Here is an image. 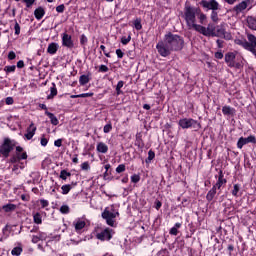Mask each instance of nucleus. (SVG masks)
Instances as JSON below:
<instances>
[{
  "label": "nucleus",
  "instance_id": "nucleus-17",
  "mask_svg": "<svg viewBox=\"0 0 256 256\" xmlns=\"http://www.w3.org/2000/svg\"><path fill=\"white\" fill-rule=\"evenodd\" d=\"M58 49H59L58 43H51L48 45L47 53H49L50 55H55Z\"/></svg>",
  "mask_w": 256,
  "mask_h": 256
},
{
  "label": "nucleus",
  "instance_id": "nucleus-34",
  "mask_svg": "<svg viewBox=\"0 0 256 256\" xmlns=\"http://www.w3.org/2000/svg\"><path fill=\"white\" fill-rule=\"evenodd\" d=\"M153 159H155V152L150 150L148 152V158L146 160V163H151V161H153Z\"/></svg>",
  "mask_w": 256,
  "mask_h": 256
},
{
  "label": "nucleus",
  "instance_id": "nucleus-6",
  "mask_svg": "<svg viewBox=\"0 0 256 256\" xmlns=\"http://www.w3.org/2000/svg\"><path fill=\"white\" fill-rule=\"evenodd\" d=\"M15 145H16L15 140H11L9 138H6L4 140L3 145L0 148V153L2 155H4V157L9 156V153H11V151L13 150V147H15Z\"/></svg>",
  "mask_w": 256,
  "mask_h": 256
},
{
  "label": "nucleus",
  "instance_id": "nucleus-37",
  "mask_svg": "<svg viewBox=\"0 0 256 256\" xmlns=\"http://www.w3.org/2000/svg\"><path fill=\"white\" fill-rule=\"evenodd\" d=\"M8 227L6 226L5 228L2 229V233L4 234L2 237H0V241H5L9 237V234H7Z\"/></svg>",
  "mask_w": 256,
  "mask_h": 256
},
{
  "label": "nucleus",
  "instance_id": "nucleus-47",
  "mask_svg": "<svg viewBox=\"0 0 256 256\" xmlns=\"http://www.w3.org/2000/svg\"><path fill=\"white\" fill-rule=\"evenodd\" d=\"M125 171V165L124 164H120L117 168H116V172L117 173H123Z\"/></svg>",
  "mask_w": 256,
  "mask_h": 256
},
{
  "label": "nucleus",
  "instance_id": "nucleus-40",
  "mask_svg": "<svg viewBox=\"0 0 256 256\" xmlns=\"http://www.w3.org/2000/svg\"><path fill=\"white\" fill-rule=\"evenodd\" d=\"M131 41V35H128L127 37L126 36H123L121 38V43L122 45H127V43H129Z\"/></svg>",
  "mask_w": 256,
  "mask_h": 256
},
{
  "label": "nucleus",
  "instance_id": "nucleus-23",
  "mask_svg": "<svg viewBox=\"0 0 256 256\" xmlns=\"http://www.w3.org/2000/svg\"><path fill=\"white\" fill-rule=\"evenodd\" d=\"M222 113L224 115H235V109L231 108L230 106H224L222 108Z\"/></svg>",
  "mask_w": 256,
  "mask_h": 256
},
{
  "label": "nucleus",
  "instance_id": "nucleus-43",
  "mask_svg": "<svg viewBox=\"0 0 256 256\" xmlns=\"http://www.w3.org/2000/svg\"><path fill=\"white\" fill-rule=\"evenodd\" d=\"M240 189V186L238 184H235L234 189L232 190V195H234V197H237V194L239 193Z\"/></svg>",
  "mask_w": 256,
  "mask_h": 256
},
{
  "label": "nucleus",
  "instance_id": "nucleus-64",
  "mask_svg": "<svg viewBox=\"0 0 256 256\" xmlns=\"http://www.w3.org/2000/svg\"><path fill=\"white\" fill-rule=\"evenodd\" d=\"M215 57L216 59H221L223 57V54L221 52H216Z\"/></svg>",
  "mask_w": 256,
  "mask_h": 256
},
{
  "label": "nucleus",
  "instance_id": "nucleus-25",
  "mask_svg": "<svg viewBox=\"0 0 256 256\" xmlns=\"http://www.w3.org/2000/svg\"><path fill=\"white\" fill-rule=\"evenodd\" d=\"M33 219H34V223H36V225H41V223H43V217L41 216L40 213L33 214Z\"/></svg>",
  "mask_w": 256,
  "mask_h": 256
},
{
  "label": "nucleus",
  "instance_id": "nucleus-27",
  "mask_svg": "<svg viewBox=\"0 0 256 256\" xmlns=\"http://www.w3.org/2000/svg\"><path fill=\"white\" fill-rule=\"evenodd\" d=\"M216 193H217V188H214L213 186V188L207 194L208 201H212Z\"/></svg>",
  "mask_w": 256,
  "mask_h": 256
},
{
  "label": "nucleus",
  "instance_id": "nucleus-10",
  "mask_svg": "<svg viewBox=\"0 0 256 256\" xmlns=\"http://www.w3.org/2000/svg\"><path fill=\"white\" fill-rule=\"evenodd\" d=\"M62 45L63 47H67L68 49H73L75 47V44L73 43V38L71 35L67 33L62 34Z\"/></svg>",
  "mask_w": 256,
  "mask_h": 256
},
{
  "label": "nucleus",
  "instance_id": "nucleus-16",
  "mask_svg": "<svg viewBox=\"0 0 256 256\" xmlns=\"http://www.w3.org/2000/svg\"><path fill=\"white\" fill-rule=\"evenodd\" d=\"M96 151H98V153H107V151H109V146H107V144L100 142L97 144L96 146Z\"/></svg>",
  "mask_w": 256,
  "mask_h": 256
},
{
  "label": "nucleus",
  "instance_id": "nucleus-29",
  "mask_svg": "<svg viewBox=\"0 0 256 256\" xmlns=\"http://www.w3.org/2000/svg\"><path fill=\"white\" fill-rule=\"evenodd\" d=\"M88 82H89V76L87 75L80 76V79H79L80 85H87Z\"/></svg>",
  "mask_w": 256,
  "mask_h": 256
},
{
  "label": "nucleus",
  "instance_id": "nucleus-33",
  "mask_svg": "<svg viewBox=\"0 0 256 256\" xmlns=\"http://www.w3.org/2000/svg\"><path fill=\"white\" fill-rule=\"evenodd\" d=\"M67 177H71V173H69L65 170H62L60 173V178L65 181V180H67Z\"/></svg>",
  "mask_w": 256,
  "mask_h": 256
},
{
  "label": "nucleus",
  "instance_id": "nucleus-4",
  "mask_svg": "<svg viewBox=\"0 0 256 256\" xmlns=\"http://www.w3.org/2000/svg\"><path fill=\"white\" fill-rule=\"evenodd\" d=\"M179 127L182 129H201V124L191 118H183L178 122Z\"/></svg>",
  "mask_w": 256,
  "mask_h": 256
},
{
  "label": "nucleus",
  "instance_id": "nucleus-45",
  "mask_svg": "<svg viewBox=\"0 0 256 256\" xmlns=\"http://www.w3.org/2000/svg\"><path fill=\"white\" fill-rule=\"evenodd\" d=\"M211 19L212 21H214V23H217V21H219V17L217 16V12H215V10L212 11Z\"/></svg>",
  "mask_w": 256,
  "mask_h": 256
},
{
  "label": "nucleus",
  "instance_id": "nucleus-18",
  "mask_svg": "<svg viewBox=\"0 0 256 256\" xmlns=\"http://www.w3.org/2000/svg\"><path fill=\"white\" fill-rule=\"evenodd\" d=\"M34 15L35 18L38 19V21H40V19H43V17L45 16V9H43V7H39L34 11Z\"/></svg>",
  "mask_w": 256,
  "mask_h": 256
},
{
  "label": "nucleus",
  "instance_id": "nucleus-3",
  "mask_svg": "<svg viewBox=\"0 0 256 256\" xmlns=\"http://www.w3.org/2000/svg\"><path fill=\"white\" fill-rule=\"evenodd\" d=\"M119 215V212L117 210L111 208H106L104 212L102 213L103 219L106 220L107 225L110 227H113L115 225V218Z\"/></svg>",
  "mask_w": 256,
  "mask_h": 256
},
{
  "label": "nucleus",
  "instance_id": "nucleus-61",
  "mask_svg": "<svg viewBox=\"0 0 256 256\" xmlns=\"http://www.w3.org/2000/svg\"><path fill=\"white\" fill-rule=\"evenodd\" d=\"M85 97H93V93L80 94V98H85Z\"/></svg>",
  "mask_w": 256,
  "mask_h": 256
},
{
  "label": "nucleus",
  "instance_id": "nucleus-30",
  "mask_svg": "<svg viewBox=\"0 0 256 256\" xmlns=\"http://www.w3.org/2000/svg\"><path fill=\"white\" fill-rule=\"evenodd\" d=\"M21 253H23V248H21V247H15V248H13V250L11 252V254L15 255V256H19V255H21Z\"/></svg>",
  "mask_w": 256,
  "mask_h": 256
},
{
  "label": "nucleus",
  "instance_id": "nucleus-7",
  "mask_svg": "<svg viewBox=\"0 0 256 256\" xmlns=\"http://www.w3.org/2000/svg\"><path fill=\"white\" fill-rule=\"evenodd\" d=\"M225 61L229 67H235L236 69L243 67V62H235V52L227 53L225 55Z\"/></svg>",
  "mask_w": 256,
  "mask_h": 256
},
{
  "label": "nucleus",
  "instance_id": "nucleus-60",
  "mask_svg": "<svg viewBox=\"0 0 256 256\" xmlns=\"http://www.w3.org/2000/svg\"><path fill=\"white\" fill-rule=\"evenodd\" d=\"M17 67L18 69H23V67H25V63L23 62V60L17 62Z\"/></svg>",
  "mask_w": 256,
  "mask_h": 256
},
{
  "label": "nucleus",
  "instance_id": "nucleus-22",
  "mask_svg": "<svg viewBox=\"0 0 256 256\" xmlns=\"http://www.w3.org/2000/svg\"><path fill=\"white\" fill-rule=\"evenodd\" d=\"M26 163L19 162L18 164H15L12 168L13 173L19 174V169H25Z\"/></svg>",
  "mask_w": 256,
  "mask_h": 256
},
{
  "label": "nucleus",
  "instance_id": "nucleus-28",
  "mask_svg": "<svg viewBox=\"0 0 256 256\" xmlns=\"http://www.w3.org/2000/svg\"><path fill=\"white\" fill-rule=\"evenodd\" d=\"M236 45H241V47H243L244 49L249 48V42H247L246 40H236L235 41Z\"/></svg>",
  "mask_w": 256,
  "mask_h": 256
},
{
  "label": "nucleus",
  "instance_id": "nucleus-2",
  "mask_svg": "<svg viewBox=\"0 0 256 256\" xmlns=\"http://www.w3.org/2000/svg\"><path fill=\"white\" fill-rule=\"evenodd\" d=\"M199 13V9L198 8H193V7H189L187 6L185 8V21L188 25L189 29H194L196 30L197 27H199V24L195 23V16Z\"/></svg>",
  "mask_w": 256,
  "mask_h": 256
},
{
  "label": "nucleus",
  "instance_id": "nucleus-35",
  "mask_svg": "<svg viewBox=\"0 0 256 256\" xmlns=\"http://www.w3.org/2000/svg\"><path fill=\"white\" fill-rule=\"evenodd\" d=\"M237 11H245L247 9V2H241L237 7Z\"/></svg>",
  "mask_w": 256,
  "mask_h": 256
},
{
  "label": "nucleus",
  "instance_id": "nucleus-9",
  "mask_svg": "<svg viewBox=\"0 0 256 256\" xmlns=\"http://www.w3.org/2000/svg\"><path fill=\"white\" fill-rule=\"evenodd\" d=\"M200 5H202L204 9H209L212 11H217V9H219V2L216 0H210V1L202 0L200 2Z\"/></svg>",
  "mask_w": 256,
  "mask_h": 256
},
{
  "label": "nucleus",
  "instance_id": "nucleus-49",
  "mask_svg": "<svg viewBox=\"0 0 256 256\" xmlns=\"http://www.w3.org/2000/svg\"><path fill=\"white\" fill-rule=\"evenodd\" d=\"M99 71H100L101 73H107V71H109V68H108L106 65H101V66L99 67Z\"/></svg>",
  "mask_w": 256,
  "mask_h": 256
},
{
  "label": "nucleus",
  "instance_id": "nucleus-15",
  "mask_svg": "<svg viewBox=\"0 0 256 256\" xmlns=\"http://www.w3.org/2000/svg\"><path fill=\"white\" fill-rule=\"evenodd\" d=\"M16 155L20 161L27 159V152L21 146L16 147Z\"/></svg>",
  "mask_w": 256,
  "mask_h": 256
},
{
  "label": "nucleus",
  "instance_id": "nucleus-54",
  "mask_svg": "<svg viewBox=\"0 0 256 256\" xmlns=\"http://www.w3.org/2000/svg\"><path fill=\"white\" fill-rule=\"evenodd\" d=\"M40 205L43 208L49 207V201H47V200H40Z\"/></svg>",
  "mask_w": 256,
  "mask_h": 256
},
{
  "label": "nucleus",
  "instance_id": "nucleus-38",
  "mask_svg": "<svg viewBox=\"0 0 256 256\" xmlns=\"http://www.w3.org/2000/svg\"><path fill=\"white\" fill-rule=\"evenodd\" d=\"M134 27H135V29L137 30V31H141V29H142V25H141V20H139V19H136L135 21H134Z\"/></svg>",
  "mask_w": 256,
  "mask_h": 256
},
{
  "label": "nucleus",
  "instance_id": "nucleus-14",
  "mask_svg": "<svg viewBox=\"0 0 256 256\" xmlns=\"http://www.w3.org/2000/svg\"><path fill=\"white\" fill-rule=\"evenodd\" d=\"M35 131H37V127H35V124L31 123L30 126L27 128L25 138L28 141H31V139H33V137L35 136Z\"/></svg>",
  "mask_w": 256,
  "mask_h": 256
},
{
  "label": "nucleus",
  "instance_id": "nucleus-41",
  "mask_svg": "<svg viewBox=\"0 0 256 256\" xmlns=\"http://www.w3.org/2000/svg\"><path fill=\"white\" fill-rule=\"evenodd\" d=\"M60 213H63L64 215H67V213H69V206L68 205H62L60 207Z\"/></svg>",
  "mask_w": 256,
  "mask_h": 256
},
{
  "label": "nucleus",
  "instance_id": "nucleus-24",
  "mask_svg": "<svg viewBox=\"0 0 256 256\" xmlns=\"http://www.w3.org/2000/svg\"><path fill=\"white\" fill-rule=\"evenodd\" d=\"M46 115L49 117L52 125H59V120L57 119V117H55L53 113L47 112Z\"/></svg>",
  "mask_w": 256,
  "mask_h": 256
},
{
  "label": "nucleus",
  "instance_id": "nucleus-56",
  "mask_svg": "<svg viewBox=\"0 0 256 256\" xmlns=\"http://www.w3.org/2000/svg\"><path fill=\"white\" fill-rule=\"evenodd\" d=\"M15 57H17L15 52H13V51L9 52L8 59H10V61H13V59H15Z\"/></svg>",
  "mask_w": 256,
  "mask_h": 256
},
{
  "label": "nucleus",
  "instance_id": "nucleus-39",
  "mask_svg": "<svg viewBox=\"0 0 256 256\" xmlns=\"http://www.w3.org/2000/svg\"><path fill=\"white\" fill-rule=\"evenodd\" d=\"M139 181H141V176H139V174H134L131 176L132 183H139Z\"/></svg>",
  "mask_w": 256,
  "mask_h": 256
},
{
  "label": "nucleus",
  "instance_id": "nucleus-63",
  "mask_svg": "<svg viewBox=\"0 0 256 256\" xmlns=\"http://www.w3.org/2000/svg\"><path fill=\"white\" fill-rule=\"evenodd\" d=\"M170 234H171V235H177V227L171 228Z\"/></svg>",
  "mask_w": 256,
  "mask_h": 256
},
{
  "label": "nucleus",
  "instance_id": "nucleus-46",
  "mask_svg": "<svg viewBox=\"0 0 256 256\" xmlns=\"http://www.w3.org/2000/svg\"><path fill=\"white\" fill-rule=\"evenodd\" d=\"M14 30H15V35H19V33H21V26H19V23H15L14 26Z\"/></svg>",
  "mask_w": 256,
  "mask_h": 256
},
{
  "label": "nucleus",
  "instance_id": "nucleus-5",
  "mask_svg": "<svg viewBox=\"0 0 256 256\" xmlns=\"http://www.w3.org/2000/svg\"><path fill=\"white\" fill-rule=\"evenodd\" d=\"M195 31L201 33V35H204L205 37H215V25L212 23L208 24L207 27L198 24Z\"/></svg>",
  "mask_w": 256,
  "mask_h": 256
},
{
  "label": "nucleus",
  "instance_id": "nucleus-36",
  "mask_svg": "<svg viewBox=\"0 0 256 256\" xmlns=\"http://www.w3.org/2000/svg\"><path fill=\"white\" fill-rule=\"evenodd\" d=\"M50 95L48 96V99H51L52 97H55L57 95V88H55V84H53V87L50 88Z\"/></svg>",
  "mask_w": 256,
  "mask_h": 256
},
{
  "label": "nucleus",
  "instance_id": "nucleus-59",
  "mask_svg": "<svg viewBox=\"0 0 256 256\" xmlns=\"http://www.w3.org/2000/svg\"><path fill=\"white\" fill-rule=\"evenodd\" d=\"M116 55L119 59H123V51L121 49L116 50Z\"/></svg>",
  "mask_w": 256,
  "mask_h": 256
},
{
  "label": "nucleus",
  "instance_id": "nucleus-31",
  "mask_svg": "<svg viewBox=\"0 0 256 256\" xmlns=\"http://www.w3.org/2000/svg\"><path fill=\"white\" fill-rule=\"evenodd\" d=\"M62 189V195H67L69 191H71V185L66 184L61 187Z\"/></svg>",
  "mask_w": 256,
  "mask_h": 256
},
{
  "label": "nucleus",
  "instance_id": "nucleus-32",
  "mask_svg": "<svg viewBox=\"0 0 256 256\" xmlns=\"http://www.w3.org/2000/svg\"><path fill=\"white\" fill-rule=\"evenodd\" d=\"M123 85H125V83L123 81H119L117 86H116V93L117 95H121V93H123L121 91V89H123Z\"/></svg>",
  "mask_w": 256,
  "mask_h": 256
},
{
  "label": "nucleus",
  "instance_id": "nucleus-42",
  "mask_svg": "<svg viewBox=\"0 0 256 256\" xmlns=\"http://www.w3.org/2000/svg\"><path fill=\"white\" fill-rule=\"evenodd\" d=\"M112 129H113V126L111 125V123H109V124H106V125L104 126L103 132H104V133H111Z\"/></svg>",
  "mask_w": 256,
  "mask_h": 256
},
{
  "label": "nucleus",
  "instance_id": "nucleus-20",
  "mask_svg": "<svg viewBox=\"0 0 256 256\" xmlns=\"http://www.w3.org/2000/svg\"><path fill=\"white\" fill-rule=\"evenodd\" d=\"M225 183H227V180L225 178H223V174H220L217 183L214 185V188L221 189V187H223V185H225Z\"/></svg>",
  "mask_w": 256,
  "mask_h": 256
},
{
  "label": "nucleus",
  "instance_id": "nucleus-1",
  "mask_svg": "<svg viewBox=\"0 0 256 256\" xmlns=\"http://www.w3.org/2000/svg\"><path fill=\"white\" fill-rule=\"evenodd\" d=\"M184 41L179 35L168 33L164 36V40L158 42L156 49L161 57H169L171 51H181Z\"/></svg>",
  "mask_w": 256,
  "mask_h": 256
},
{
  "label": "nucleus",
  "instance_id": "nucleus-21",
  "mask_svg": "<svg viewBox=\"0 0 256 256\" xmlns=\"http://www.w3.org/2000/svg\"><path fill=\"white\" fill-rule=\"evenodd\" d=\"M247 24L249 29H253L254 31H256V19L253 16H248Z\"/></svg>",
  "mask_w": 256,
  "mask_h": 256
},
{
  "label": "nucleus",
  "instance_id": "nucleus-55",
  "mask_svg": "<svg viewBox=\"0 0 256 256\" xmlns=\"http://www.w3.org/2000/svg\"><path fill=\"white\" fill-rule=\"evenodd\" d=\"M41 241V238H39V235L32 236V243H39Z\"/></svg>",
  "mask_w": 256,
  "mask_h": 256
},
{
  "label": "nucleus",
  "instance_id": "nucleus-48",
  "mask_svg": "<svg viewBox=\"0 0 256 256\" xmlns=\"http://www.w3.org/2000/svg\"><path fill=\"white\" fill-rule=\"evenodd\" d=\"M81 169H83V171H89L90 169L89 162L82 163Z\"/></svg>",
  "mask_w": 256,
  "mask_h": 256
},
{
  "label": "nucleus",
  "instance_id": "nucleus-62",
  "mask_svg": "<svg viewBox=\"0 0 256 256\" xmlns=\"http://www.w3.org/2000/svg\"><path fill=\"white\" fill-rule=\"evenodd\" d=\"M6 104L13 105V98H11V97L6 98Z\"/></svg>",
  "mask_w": 256,
  "mask_h": 256
},
{
  "label": "nucleus",
  "instance_id": "nucleus-58",
  "mask_svg": "<svg viewBox=\"0 0 256 256\" xmlns=\"http://www.w3.org/2000/svg\"><path fill=\"white\" fill-rule=\"evenodd\" d=\"M48 143H49V140H47V138H41L42 147H47Z\"/></svg>",
  "mask_w": 256,
  "mask_h": 256
},
{
  "label": "nucleus",
  "instance_id": "nucleus-51",
  "mask_svg": "<svg viewBox=\"0 0 256 256\" xmlns=\"http://www.w3.org/2000/svg\"><path fill=\"white\" fill-rule=\"evenodd\" d=\"M56 11L57 13H63V11H65V5H59L56 7Z\"/></svg>",
  "mask_w": 256,
  "mask_h": 256
},
{
  "label": "nucleus",
  "instance_id": "nucleus-57",
  "mask_svg": "<svg viewBox=\"0 0 256 256\" xmlns=\"http://www.w3.org/2000/svg\"><path fill=\"white\" fill-rule=\"evenodd\" d=\"M54 145L55 147H61V145H63V140L62 139L55 140Z\"/></svg>",
  "mask_w": 256,
  "mask_h": 256
},
{
  "label": "nucleus",
  "instance_id": "nucleus-44",
  "mask_svg": "<svg viewBox=\"0 0 256 256\" xmlns=\"http://www.w3.org/2000/svg\"><path fill=\"white\" fill-rule=\"evenodd\" d=\"M15 69H17V67L15 65H12V66H6L4 70L7 73H13V72H15Z\"/></svg>",
  "mask_w": 256,
  "mask_h": 256
},
{
  "label": "nucleus",
  "instance_id": "nucleus-26",
  "mask_svg": "<svg viewBox=\"0 0 256 256\" xmlns=\"http://www.w3.org/2000/svg\"><path fill=\"white\" fill-rule=\"evenodd\" d=\"M197 15H198L199 23L201 25H205V23H207V15L201 13V10H199V13Z\"/></svg>",
  "mask_w": 256,
  "mask_h": 256
},
{
  "label": "nucleus",
  "instance_id": "nucleus-53",
  "mask_svg": "<svg viewBox=\"0 0 256 256\" xmlns=\"http://www.w3.org/2000/svg\"><path fill=\"white\" fill-rule=\"evenodd\" d=\"M38 237L40 238V241H45V239H47V234L43 233V232H40L38 234Z\"/></svg>",
  "mask_w": 256,
  "mask_h": 256
},
{
  "label": "nucleus",
  "instance_id": "nucleus-19",
  "mask_svg": "<svg viewBox=\"0 0 256 256\" xmlns=\"http://www.w3.org/2000/svg\"><path fill=\"white\" fill-rule=\"evenodd\" d=\"M17 209V205L15 204H6L2 206V211L5 213H12V211H15Z\"/></svg>",
  "mask_w": 256,
  "mask_h": 256
},
{
  "label": "nucleus",
  "instance_id": "nucleus-11",
  "mask_svg": "<svg viewBox=\"0 0 256 256\" xmlns=\"http://www.w3.org/2000/svg\"><path fill=\"white\" fill-rule=\"evenodd\" d=\"M249 143H256L255 136H248L247 138L241 137L237 142L238 149H243V146Z\"/></svg>",
  "mask_w": 256,
  "mask_h": 256
},
{
  "label": "nucleus",
  "instance_id": "nucleus-13",
  "mask_svg": "<svg viewBox=\"0 0 256 256\" xmlns=\"http://www.w3.org/2000/svg\"><path fill=\"white\" fill-rule=\"evenodd\" d=\"M214 37H224L225 39H231V35H225V28H223V26L215 27Z\"/></svg>",
  "mask_w": 256,
  "mask_h": 256
},
{
  "label": "nucleus",
  "instance_id": "nucleus-52",
  "mask_svg": "<svg viewBox=\"0 0 256 256\" xmlns=\"http://www.w3.org/2000/svg\"><path fill=\"white\" fill-rule=\"evenodd\" d=\"M10 161H11L12 163H17V164L21 163V160L19 159V157H18L17 155L14 156V157H12V158L10 159Z\"/></svg>",
  "mask_w": 256,
  "mask_h": 256
},
{
  "label": "nucleus",
  "instance_id": "nucleus-8",
  "mask_svg": "<svg viewBox=\"0 0 256 256\" xmlns=\"http://www.w3.org/2000/svg\"><path fill=\"white\" fill-rule=\"evenodd\" d=\"M96 237L99 241H110L113 237V230L111 228H106L102 232L98 233Z\"/></svg>",
  "mask_w": 256,
  "mask_h": 256
},
{
  "label": "nucleus",
  "instance_id": "nucleus-12",
  "mask_svg": "<svg viewBox=\"0 0 256 256\" xmlns=\"http://www.w3.org/2000/svg\"><path fill=\"white\" fill-rule=\"evenodd\" d=\"M85 225H87L85 220H83L81 218H78L73 221V227H74L76 233H81V231H83V229H85Z\"/></svg>",
  "mask_w": 256,
  "mask_h": 256
},
{
  "label": "nucleus",
  "instance_id": "nucleus-50",
  "mask_svg": "<svg viewBox=\"0 0 256 256\" xmlns=\"http://www.w3.org/2000/svg\"><path fill=\"white\" fill-rule=\"evenodd\" d=\"M23 3H26V7H31L35 3V0H22Z\"/></svg>",
  "mask_w": 256,
  "mask_h": 256
}]
</instances>
